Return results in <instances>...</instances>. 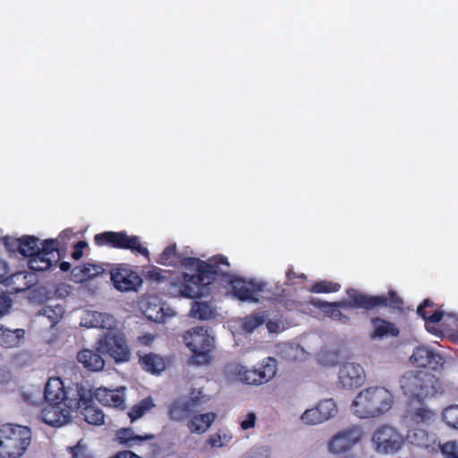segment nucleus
I'll return each instance as SVG.
<instances>
[{"instance_id": "38", "label": "nucleus", "mask_w": 458, "mask_h": 458, "mask_svg": "<svg viewBox=\"0 0 458 458\" xmlns=\"http://www.w3.org/2000/svg\"><path fill=\"white\" fill-rule=\"evenodd\" d=\"M40 314L48 319L50 327H54L62 319L64 314V309L60 304L46 306L42 309Z\"/></svg>"}, {"instance_id": "6", "label": "nucleus", "mask_w": 458, "mask_h": 458, "mask_svg": "<svg viewBox=\"0 0 458 458\" xmlns=\"http://www.w3.org/2000/svg\"><path fill=\"white\" fill-rule=\"evenodd\" d=\"M437 381V378L428 371L409 370L400 378V386L410 402L422 403L436 394Z\"/></svg>"}, {"instance_id": "39", "label": "nucleus", "mask_w": 458, "mask_h": 458, "mask_svg": "<svg viewBox=\"0 0 458 458\" xmlns=\"http://www.w3.org/2000/svg\"><path fill=\"white\" fill-rule=\"evenodd\" d=\"M341 284L327 280H320L314 283L310 291L314 293H336L340 290Z\"/></svg>"}, {"instance_id": "49", "label": "nucleus", "mask_w": 458, "mask_h": 458, "mask_svg": "<svg viewBox=\"0 0 458 458\" xmlns=\"http://www.w3.org/2000/svg\"><path fill=\"white\" fill-rule=\"evenodd\" d=\"M201 260L197 259V258H182L181 256V260L179 261V263L182 265V266H184L186 267H194L196 266V268L198 267V266L199 265V262Z\"/></svg>"}, {"instance_id": "31", "label": "nucleus", "mask_w": 458, "mask_h": 458, "mask_svg": "<svg viewBox=\"0 0 458 458\" xmlns=\"http://www.w3.org/2000/svg\"><path fill=\"white\" fill-rule=\"evenodd\" d=\"M165 273L168 274V276L165 275L164 271L161 268H159L157 267H152L148 271H146V273L144 274V276L148 281L157 282V283H165L167 294L172 296V294L169 293V286H170L171 280L173 278H174L175 276L181 275V273L176 274V273H171L169 271H165ZM173 297H174V296L173 295Z\"/></svg>"}, {"instance_id": "48", "label": "nucleus", "mask_w": 458, "mask_h": 458, "mask_svg": "<svg viewBox=\"0 0 458 458\" xmlns=\"http://www.w3.org/2000/svg\"><path fill=\"white\" fill-rule=\"evenodd\" d=\"M267 328L269 333H278L279 331L284 329V326L282 321L279 319L276 320H267L266 322Z\"/></svg>"}, {"instance_id": "50", "label": "nucleus", "mask_w": 458, "mask_h": 458, "mask_svg": "<svg viewBox=\"0 0 458 458\" xmlns=\"http://www.w3.org/2000/svg\"><path fill=\"white\" fill-rule=\"evenodd\" d=\"M296 278H301V279H303V280H306L307 279V276L305 274L301 273L300 275H298L297 273H295L293 271V268H289L287 271H286V280L289 284H294V280Z\"/></svg>"}, {"instance_id": "9", "label": "nucleus", "mask_w": 458, "mask_h": 458, "mask_svg": "<svg viewBox=\"0 0 458 458\" xmlns=\"http://www.w3.org/2000/svg\"><path fill=\"white\" fill-rule=\"evenodd\" d=\"M187 347L192 352V360L198 365L207 364L210 360V353L214 348L215 340L208 329L203 327L192 328L183 336Z\"/></svg>"}, {"instance_id": "18", "label": "nucleus", "mask_w": 458, "mask_h": 458, "mask_svg": "<svg viewBox=\"0 0 458 458\" xmlns=\"http://www.w3.org/2000/svg\"><path fill=\"white\" fill-rule=\"evenodd\" d=\"M41 411L42 420L52 427L59 428L67 424L72 419V410L62 403L47 402Z\"/></svg>"}, {"instance_id": "4", "label": "nucleus", "mask_w": 458, "mask_h": 458, "mask_svg": "<svg viewBox=\"0 0 458 458\" xmlns=\"http://www.w3.org/2000/svg\"><path fill=\"white\" fill-rule=\"evenodd\" d=\"M393 394L383 386L368 387L358 394L352 404L353 413L361 419L377 417L389 411Z\"/></svg>"}, {"instance_id": "14", "label": "nucleus", "mask_w": 458, "mask_h": 458, "mask_svg": "<svg viewBox=\"0 0 458 458\" xmlns=\"http://www.w3.org/2000/svg\"><path fill=\"white\" fill-rule=\"evenodd\" d=\"M58 246L57 239L45 240L41 243L39 251L30 258V268L35 271H45L50 268L54 263H57L61 258Z\"/></svg>"}, {"instance_id": "42", "label": "nucleus", "mask_w": 458, "mask_h": 458, "mask_svg": "<svg viewBox=\"0 0 458 458\" xmlns=\"http://www.w3.org/2000/svg\"><path fill=\"white\" fill-rule=\"evenodd\" d=\"M301 420L310 425H315L322 423V420L320 419V414H318V411L317 408H312L306 410L303 414L301 415Z\"/></svg>"}, {"instance_id": "52", "label": "nucleus", "mask_w": 458, "mask_h": 458, "mask_svg": "<svg viewBox=\"0 0 458 458\" xmlns=\"http://www.w3.org/2000/svg\"><path fill=\"white\" fill-rule=\"evenodd\" d=\"M138 340L143 345H150L154 341V336L151 334H145L142 336H139Z\"/></svg>"}, {"instance_id": "27", "label": "nucleus", "mask_w": 458, "mask_h": 458, "mask_svg": "<svg viewBox=\"0 0 458 458\" xmlns=\"http://www.w3.org/2000/svg\"><path fill=\"white\" fill-rule=\"evenodd\" d=\"M154 438L155 435L153 434L144 433L137 435L131 428H120L116 432L117 441L127 447L140 445L144 441L153 440Z\"/></svg>"}, {"instance_id": "28", "label": "nucleus", "mask_w": 458, "mask_h": 458, "mask_svg": "<svg viewBox=\"0 0 458 458\" xmlns=\"http://www.w3.org/2000/svg\"><path fill=\"white\" fill-rule=\"evenodd\" d=\"M104 272L105 268L101 265L84 263L74 267L72 270V276L76 283H83L102 275Z\"/></svg>"}, {"instance_id": "25", "label": "nucleus", "mask_w": 458, "mask_h": 458, "mask_svg": "<svg viewBox=\"0 0 458 458\" xmlns=\"http://www.w3.org/2000/svg\"><path fill=\"white\" fill-rule=\"evenodd\" d=\"M373 331L370 334L372 339H381L384 337H396L400 334L399 328L394 323L379 317L370 318Z\"/></svg>"}, {"instance_id": "41", "label": "nucleus", "mask_w": 458, "mask_h": 458, "mask_svg": "<svg viewBox=\"0 0 458 458\" xmlns=\"http://www.w3.org/2000/svg\"><path fill=\"white\" fill-rule=\"evenodd\" d=\"M438 451H441L445 458H458V445L454 441L443 445L439 442Z\"/></svg>"}, {"instance_id": "7", "label": "nucleus", "mask_w": 458, "mask_h": 458, "mask_svg": "<svg viewBox=\"0 0 458 458\" xmlns=\"http://www.w3.org/2000/svg\"><path fill=\"white\" fill-rule=\"evenodd\" d=\"M227 282L231 285L232 295L242 302L258 303L260 298L276 302L281 301L282 296L279 294L261 295L266 291V283L246 280L236 276H232Z\"/></svg>"}, {"instance_id": "12", "label": "nucleus", "mask_w": 458, "mask_h": 458, "mask_svg": "<svg viewBox=\"0 0 458 458\" xmlns=\"http://www.w3.org/2000/svg\"><path fill=\"white\" fill-rule=\"evenodd\" d=\"M375 450L379 454H394L404 445L402 434L394 427L383 425L377 428L372 435Z\"/></svg>"}, {"instance_id": "24", "label": "nucleus", "mask_w": 458, "mask_h": 458, "mask_svg": "<svg viewBox=\"0 0 458 458\" xmlns=\"http://www.w3.org/2000/svg\"><path fill=\"white\" fill-rule=\"evenodd\" d=\"M4 242L9 250L13 251L16 248L21 255L27 258L32 257L41 248L38 247V239L35 236H23L19 240L6 237Z\"/></svg>"}, {"instance_id": "34", "label": "nucleus", "mask_w": 458, "mask_h": 458, "mask_svg": "<svg viewBox=\"0 0 458 458\" xmlns=\"http://www.w3.org/2000/svg\"><path fill=\"white\" fill-rule=\"evenodd\" d=\"M181 260V254L176 250L175 244L168 245L157 259L158 264L175 267Z\"/></svg>"}, {"instance_id": "15", "label": "nucleus", "mask_w": 458, "mask_h": 458, "mask_svg": "<svg viewBox=\"0 0 458 458\" xmlns=\"http://www.w3.org/2000/svg\"><path fill=\"white\" fill-rule=\"evenodd\" d=\"M114 288L120 292H137L142 284V278L129 264L121 263L110 271Z\"/></svg>"}, {"instance_id": "51", "label": "nucleus", "mask_w": 458, "mask_h": 458, "mask_svg": "<svg viewBox=\"0 0 458 458\" xmlns=\"http://www.w3.org/2000/svg\"><path fill=\"white\" fill-rule=\"evenodd\" d=\"M340 308L341 307H336L334 305L333 312H332L330 318L333 319H335V320L347 322L349 320V317L343 314L342 311L339 310Z\"/></svg>"}, {"instance_id": "19", "label": "nucleus", "mask_w": 458, "mask_h": 458, "mask_svg": "<svg viewBox=\"0 0 458 458\" xmlns=\"http://www.w3.org/2000/svg\"><path fill=\"white\" fill-rule=\"evenodd\" d=\"M410 360L416 367L428 368L432 370H437L444 364L443 357L439 353L424 345L417 346L413 350Z\"/></svg>"}, {"instance_id": "21", "label": "nucleus", "mask_w": 458, "mask_h": 458, "mask_svg": "<svg viewBox=\"0 0 458 458\" xmlns=\"http://www.w3.org/2000/svg\"><path fill=\"white\" fill-rule=\"evenodd\" d=\"M424 427L410 428L406 439L413 445L421 447L428 453L438 452L439 440L433 432H428Z\"/></svg>"}, {"instance_id": "35", "label": "nucleus", "mask_w": 458, "mask_h": 458, "mask_svg": "<svg viewBox=\"0 0 458 458\" xmlns=\"http://www.w3.org/2000/svg\"><path fill=\"white\" fill-rule=\"evenodd\" d=\"M316 408L322 422L335 417L338 411L335 402L331 398L319 402Z\"/></svg>"}, {"instance_id": "13", "label": "nucleus", "mask_w": 458, "mask_h": 458, "mask_svg": "<svg viewBox=\"0 0 458 458\" xmlns=\"http://www.w3.org/2000/svg\"><path fill=\"white\" fill-rule=\"evenodd\" d=\"M277 361L275 358H265L257 368L239 370L240 379L248 385L259 386L270 381L276 374Z\"/></svg>"}, {"instance_id": "11", "label": "nucleus", "mask_w": 458, "mask_h": 458, "mask_svg": "<svg viewBox=\"0 0 458 458\" xmlns=\"http://www.w3.org/2000/svg\"><path fill=\"white\" fill-rule=\"evenodd\" d=\"M208 401L209 397L201 390L191 389L188 396L178 398L170 404L168 416L172 420L183 421L204 409Z\"/></svg>"}, {"instance_id": "46", "label": "nucleus", "mask_w": 458, "mask_h": 458, "mask_svg": "<svg viewBox=\"0 0 458 458\" xmlns=\"http://www.w3.org/2000/svg\"><path fill=\"white\" fill-rule=\"evenodd\" d=\"M88 246V243L84 241H80L73 246V251L72 253V259L78 260L83 255V249Z\"/></svg>"}, {"instance_id": "26", "label": "nucleus", "mask_w": 458, "mask_h": 458, "mask_svg": "<svg viewBox=\"0 0 458 458\" xmlns=\"http://www.w3.org/2000/svg\"><path fill=\"white\" fill-rule=\"evenodd\" d=\"M77 360L89 371H101L106 364L102 353L90 349L80 351L77 354Z\"/></svg>"}, {"instance_id": "22", "label": "nucleus", "mask_w": 458, "mask_h": 458, "mask_svg": "<svg viewBox=\"0 0 458 458\" xmlns=\"http://www.w3.org/2000/svg\"><path fill=\"white\" fill-rule=\"evenodd\" d=\"M124 391L125 387L123 386L115 389L100 386L95 389L92 395L93 399L95 398L102 405L123 411L126 408Z\"/></svg>"}, {"instance_id": "20", "label": "nucleus", "mask_w": 458, "mask_h": 458, "mask_svg": "<svg viewBox=\"0 0 458 458\" xmlns=\"http://www.w3.org/2000/svg\"><path fill=\"white\" fill-rule=\"evenodd\" d=\"M435 413L425 404L420 403L419 406H413L410 402L405 411L404 420L409 427H428L435 421Z\"/></svg>"}, {"instance_id": "45", "label": "nucleus", "mask_w": 458, "mask_h": 458, "mask_svg": "<svg viewBox=\"0 0 458 458\" xmlns=\"http://www.w3.org/2000/svg\"><path fill=\"white\" fill-rule=\"evenodd\" d=\"M256 420V414L254 412H249L246 418L241 422V428L244 430L254 428Z\"/></svg>"}, {"instance_id": "10", "label": "nucleus", "mask_w": 458, "mask_h": 458, "mask_svg": "<svg viewBox=\"0 0 458 458\" xmlns=\"http://www.w3.org/2000/svg\"><path fill=\"white\" fill-rule=\"evenodd\" d=\"M84 388L79 384L65 388L60 377H50L46 384L44 396L47 402L62 403L70 409L79 404L75 402L78 397L83 399Z\"/></svg>"}, {"instance_id": "43", "label": "nucleus", "mask_w": 458, "mask_h": 458, "mask_svg": "<svg viewBox=\"0 0 458 458\" xmlns=\"http://www.w3.org/2000/svg\"><path fill=\"white\" fill-rule=\"evenodd\" d=\"M69 453L71 454V458H93L89 453L87 446L81 445V442L74 446L69 447Z\"/></svg>"}, {"instance_id": "36", "label": "nucleus", "mask_w": 458, "mask_h": 458, "mask_svg": "<svg viewBox=\"0 0 458 458\" xmlns=\"http://www.w3.org/2000/svg\"><path fill=\"white\" fill-rule=\"evenodd\" d=\"M214 315L213 309L208 302L195 301L191 309V316L198 319H208Z\"/></svg>"}, {"instance_id": "54", "label": "nucleus", "mask_w": 458, "mask_h": 458, "mask_svg": "<svg viewBox=\"0 0 458 458\" xmlns=\"http://www.w3.org/2000/svg\"><path fill=\"white\" fill-rule=\"evenodd\" d=\"M218 442H219V439H212V438L209 439V443L212 446H217Z\"/></svg>"}, {"instance_id": "33", "label": "nucleus", "mask_w": 458, "mask_h": 458, "mask_svg": "<svg viewBox=\"0 0 458 458\" xmlns=\"http://www.w3.org/2000/svg\"><path fill=\"white\" fill-rule=\"evenodd\" d=\"M155 407L151 396H148L135 403L128 411V416L131 422L144 416L148 411Z\"/></svg>"}, {"instance_id": "3", "label": "nucleus", "mask_w": 458, "mask_h": 458, "mask_svg": "<svg viewBox=\"0 0 458 458\" xmlns=\"http://www.w3.org/2000/svg\"><path fill=\"white\" fill-rule=\"evenodd\" d=\"M349 301L327 302L323 301H313V305L319 308L326 315L331 316L334 305L343 309H364L372 310L381 307H389L393 310H402L403 301L396 292L390 290L387 295H368L356 289L349 288L346 291Z\"/></svg>"}, {"instance_id": "16", "label": "nucleus", "mask_w": 458, "mask_h": 458, "mask_svg": "<svg viewBox=\"0 0 458 458\" xmlns=\"http://www.w3.org/2000/svg\"><path fill=\"white\" fill-rule=\"evenodd\" d=\"M364 432L360 426H352L335 434L329 441L328 447L334 454L350 451L363 437Z\"/></svg>"}, {"instance_id": "1", "label": "nucleus", "mask_w": 458, "mask_h": 458, "mask_svg": "<svg viewBox=\"0 0 458 458\" xmlns=\"http://www.w3.org/2000/svg\"><path fill=\"white\" fill-rule=\"evenodd\" d=\"M232 276L228 259L221 254L215 255L207 261H200L196 274L182 272L173 278L169 293L180 298H200L213 282L218 279L227 282Z\"/></svg>"}, {"instance_id": "32", "label": "nucleus", "mask_w": 458, "mask_h": 458, "mask_svg": "<svg viewBox=\"0 0 458 458\" xmlns=\"http://www.w3.org/2000/svg\"><path fill=\"white\" fill-rule=\"evenodd\" d=\"M434 307V303L429 299H426L422 304H420L417 309V313L425 321L437 323L442 320L445 314L440 310H432Z\"/></svg>"}, {"instance_id": "30", "label": "nucleus", "mask_w": 458, "mask_h": 458, "mask_svg": "<svg viewBox=\"0 0 458 458\" xmlns=\"http://www.w3.org/2000/svg\"><path fill=\"white\" fill-rule=\"evenodd\" d=\"M141 368L151 374H160L165 369V360L158 354L147 353L140 357Z\"/></svg>"}, {"instance_id": "29", "label": "nucleus", "mask_w": 458, "mask_h": 458, "mask_svg": "<svg viewBox=\"0 0 458 458\" xmlns=\"http://www.w3.org/2000/svg\"><path fill=\"white\" fill-rule=\"evenodd\" d=\"M216 418V415L214 412L192 414L187 422V427L191 433L200 435L210 428Z\"/></svg>"}, {"instance_id": "47", "label": "nucleus", "mask_w": 458, "mask_h": 458, "mask_svg": "<svg viewBox=\"0 0 458 458\" xmlns=\"http://www.w3.org/2000/svg\"><path fill=\"white\" fill-rule=\"evenodd\" d=\"M146 317L152 321L159 322L163 319L164 313H163V308L159 307L158 310L154 314L153 310L147 309L145 310Z\"/></svg>"}, {"instance_id": "8", "label": "nucleus", "mask_w": 458, "mask_h": 458, "mask_svg": "<svg viewBox=\"0 0 458 458\" xmlns=\"http://www.w3.org/2000/svg\"><path fill=\"white\" fill-rule=\"evenodd\" d=\"M94 243L98 247L107 246L113 249L129 250L147 258L149 256L148 248L141 244L140 237L128 235L125 231H106L97 233L94 236Z\"/></svg>"}, {"instance_id": "2", "label": "nucleus", "mask_w": 458, "mask_h": 458, "mask_svg": "<svg viewBox=\"0 0 458 458\" xmlns=\"http://www.w3.org/2000/svg\"><path fill=\"white\" fill-rule=\"evenodd\" d=\"M114 317L99 312H88L84 318L87 327L107 328V331L95 343V349L102 354H106L115 362H126L130 360L131 351L125 335L119 330L112 329Z\"/></svg>"}, {"instance_id": "40", "label": "nucleus", "mask_w": 458, "mask_h": 458, "mask_svg": "<svg viewBox=\"0 0 458 458\" xmlns=\"http://www.w3.org/2000/svg\"><path fill=\"white\" fill-rule=\"evenodd\" d=\"M442 417L449 427L458 429V404L446 407L442 412Z\"/></svg>"}, {"instance_id": "44", "label": "nucleus", "mask_w": 458, "mask_h": 458, "mask_svg": "<svg viewBox=\"0 0 458 458\" xmlns=\"http://www.w3.org/2000/svg\"><path fill=\"white\" fill-rule=\"evenodd\" d=\"M13 301L10 297L0 295V318L8 312L12 307Z\"/></svg>"}, {"instance_id": "23", "label": "nucleus", "mask_w": 458, "mask_h": 458, "mask_svg": "<svg viewBox=\"0 0 458 458\" xmlns=\"http://www.w3.org/2000/svg\"><path fill=\"white\" fill-rule=\"evenodd\" d=\"M364 380V370L360 364L347 362L339 370V383L346 389L360 386Z\"/></svg>"}, {"instance_id": "5", "label": "nucleus", "mask_w": 458, "mask_h": 458, "mask_svg": "<svg viewBox=\"0 0 458 458\" xmlns=\"http://www.w3.org/2000/svg\"><path fill=\"white\" fill-rule=\"evenodd\" d=\"M31 442L30 428L15 424H4L0 427V457L20 458Z\"/></svg>"}, {"instance_id": "37", "label": "nucleus", "mask_w": 458, "mask_h": 458, "mask_svg": "<svg viewBox=\"0 0 458 458\" xmlns=\"http://www.w3.org/2000/svg\"><path fill=\"white\" fill-rule=\"evenodd\" d=\"M267 321L265 312L254 313L242 319V327L247 333H252L256 328Z\"/></svg>"}, {"instance_id": "53", "label": "nucleus", "mask_w": 458, "mask_h": 458, "mask_svg": "<svg viewBox=\"0 0 458 458\" xmlns=\"http://www.w3.org/2000/svg\"><path fill=\"white\" fill-rule=\"evenodd\" d=\"M59 267L62 271L67 272L71 268V264L67 261H63L60 263Z\"/></svg>"}, {"instance_id": "17", "label": "nucleus", "mask_w": 458, "mask_h": 458, "mask_svg": "<svg viewBox=\"0 0 458 458\" xmlns=\"http://www.w3.org/2000/svg\"><path fill=\"white\" fill-rule=\"evenodd\" d=\"M83 400L79 397L75 402L79 404L76 407H71L72 411L80 410L81 414L83 416L84 420L91 425H102L105 422V415L101 409L97 407L94 403L92 392L84 388Z\"/></svg>"}]
</instances>
